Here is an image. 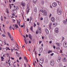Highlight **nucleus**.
I'll use <instances>...</instances> for the list:
<instances>
[{"mask_svg":"<svg viewBox=\"0 0 67 67\" xmlns=\"http://www.w3.org/2000/svg\"><path fill=\"white\" fill-rule=\"evenodd\" d=\"M30 4H27V11L26 12L27 13V14H28V13L29 12V11H30Z\"/></svg>","mask_w":67,"mask_h":67,"instance_id":"nucleus-1","label":"nucleus"},{"mask_svg":"<svg viewBox=\"0 0 67 67\" xmlns=\"http://www.w3.org/2000/svg\"><path fill=\"white\" fill-rule=\"evenodd\" d=\"M50 64L52 66H54V65H55V62H54V61L53 60H51Z\"/></svg>","mask_w":67,"mask_h":67,"instance_id":"nucleus-2","label":"nucleus"},{"mask_svg":"<svg viewBox=\"0 0 67 67\" xmlns=\"http://www.w3.org/2000/svg\"><path fill=\"white\" fill-rule=\"evenodd\" d=\"M41 28H39L38 30V31H36V34H38V33L41 34Z\"/></svg>","mask_w":67,"mask_h":67,"instance_id":"nucleus-3","label":"nucleus"},{"mask_svg":"<svg viewBox=\"0 0 67 67\" xmlns=\"http://www.w3.org/2000/svg\"><path fill=\"white\" fill-rule=\"evenodd\" d=\"M57 11L58 12V13L59 15H60L62 13V12L61 11L59 8L58 9Z\"/></svg>","mask_w":67,"mask_h":67,"instance_id":"nucleus-4","label":"nucleus"},{"mask_svg":"<svg viewBox=\"0 0 67 67\" xmlns=\"http://www.w3.org/2000/svg\"><path fill=\"white\" fill-rule=\"evenodd\" d=\"M63 46L65 48L67 47V42H65L63 43Z\"/></svg>","mask_w":67,"mask_h":67,"instance_id":"nucleus-5","label":"nucleus"},{"mask_svg":"<svg viewBox=\"0 0 67 67\" xmlns=\"http://www.w3.org/2000/svg\"><path fill=\"white\" fill-rule=\"evenodd\" d=\"M52 5L53 7H56L57 5V4L55 3H52Z\"/></svg>","mask_w":67,"mask_h":67,"instance_id":"nucleus-6","label":"nucleus"},{"mask_svg":"<svg viewBox=\"0 0 67 67\" xmlns=\"http://www.w3.org/2000/svg\"><path fill=\"white\" fill-rule=\"evenodd\" d=\"M12 12L14 13H16V12H17V11H16V9H14L12 11Z\"/></svg>","mask_w":67,"mask_h":67,"instance_id":"nucleus-7","label":"nucleus"},{"mask_svg":"<svg viewBox=\"0 0 67 67\" xmlns=\"http://www.w3.org/2000/svg\"><path fill=\"white\" fill-rule=\"evenodd\" d=\"M54 31L55 33H58V28H56Z\"/></svg>","mask_w":67,"mask_h":67,"instance_id":"nucleus-8","label":"nucleus"},{"mask_svg":"<svg viewBox=\"0 0 67 67\" xmlns=\"http://www.w3.org/2000/svg\"><path fill=\"white\" fill-rule=\"evenodd\" d=\"M43 15H47V12H46L45 10H44Z\"/></svg>","mask_w":67,"mask_h":67,"instance_id":"nucleus-9","label":"nucleus"},{"mask_svg":"<svg viewBox=\"0 0 67 67\" xmlns=\"http://www.w3.org/2000/svg\"><path fill=\"white\" fill-rule=\"evenodd\" d=\"M15 26L14 27V29L18 30L17 28H19V26H18V25L16 24H15Z\"/></svg>","mask_w":67,"mask_h":67,"instance_id":"nucleus-10","label":"nucleus"},{"mask_svg":"<svg viewBox=\"0 0 67 67\" xmlns=\"http://www.w3.org/2000/svg\"><path fill=\"white\" fill-rule=\"evenodd\" d=\"M56 21L58 22L60 21V20L59 19V17H57L56 18Z\"/></svg>","mask_w":67,"mask_h":67,"instance_id":"nucleus-11","label":"nucleus"},{"mask_svg":"<svg viewBox=\"0 0 67 67\" xmlns=\"http://www.w3.org/2000/svg\"><path fill=\"white\" fill-rule=\"evenodd\" d=\"M40 62L41 64H43V63H44V59H40Z\"/></svg>","mask_w":67,"mask_h":67,"instance_id":"nucleus-12","label":"nucleus"},{"mask_svg":"<svg viewBox=\"0 0 67 67\" xmlns=\"http://www.w3.org/2000/svg\"><path fill=\"white\" fill-rule=\"evenodd\" d=\"M42 50H43V48H42V47H41V48H40L39 49V52H40V53H42Z\"/></svg>","mask_w":67,"mask_h":67,"instance_id":"nucleus-13","label":"nucleus"},{"mask_svg":"<svg viewBox=\"0 0 67 67\" xmlns=\"http://www.w3.org/2000/svg\"><path fill=\"white\" fill-rule=\"evenodd\" d=\"M29 36L30 40H32V35H31V34H29Z\"/></svg>","mask_w":67,"mask_h":67,"instance_id":"nucleus-14","label":"nucleus"},{"mask_svg":"<svg viewBox=\"0 0 67 67\" xmlns=\"http://www.w3.org/2000/svg\"><path fill=\"white\" fill-rule=\"evenodd\" d=\"M66 20H63V23L65 25H66V24H67V19H66Z\"/></svg>","mask_w":67,"mask_h":67,"instance_id":"nucleus-15","label":"nucleus"},{"mask_svg":"<svg viewBox=\"0 0 67 67\" xmlns=\"http://www.w3.org/2000/svg\"><path fill=\"white\" fill-rule=\"evenodd\" d=\"M51 20L52 22H54L55 21V19L54 17H52L51 19Z\"/></svg>","mask_w":67,"mask_h":67,"instance_id":"nucleus-16","label":"nucleus"},{"mask_svg":"<svg viewBox=\"0 0 67 67\" xmlns=\"http://www.w3.org/2000/svg\"><path fill=\"white\" fill-rule=\"evenodd\" d=\"M61 60V57H59V59L58 60L57 62L58 63H59L60 62V60Z\"/></svg>","mask_w":67,"mask_h":67,"instance_id":"nucleus-17","label":"nucleus"},{"mask_svg":"<svg viewBox=\"0 0 67 67\" xmlns=\"http://www.w3.org/2000/svg\"><path fill=\"white\" fill-rule=\"evenodd\" d=\"M45 31L47 34H48V32H49V31H48V30L47 29H45Z\"/></svg>","mask_w":67,"mask_h":67,"instance_id":"nucleus-18","label":"nucleus"},{"mask_svg":"<svg viewBox=\"0 0 67 67\" xmlns=\"http://www.w3.org/2000/svg\"><path fill=\"white\" fill-rule=\"evenodd\" d=\"M49 38L50 40H53V36H51L49 35Z\"/></svg>","mask_w":67,"mask_h":67,"instance_id":"nucleus-19","label":"nucleus"},{"mask_svg":"<svg viewBox=\"0 0 67 67\" xmlns=\"http://www.w3.org/2000/svg\"><path fill=\"white\" fill-rule=\"evenodd\" d=\"M21 4L23 6V7H24V6H25V3H24L23 2H21Z\"/></svg>","mask_w":67,"mask_h":67,"instance_id":"nucleus-20","label":"nucleus"},{"mask_svg":"<svg viewBox=\"0 0 67 67\" xmlns=\"http://www.w3.org/2000/svg\"><path fill=\"white\" fill-rule=\"evenodd\" d=\"M35 12H36V13H37V8H34Z\"/></svg>","mask_w":67,"mask_h":67,"instance_id":"nucleus-21","label":"nucleus"},{"mask_svg":"<svg viewBox=\"0 0 67 67\" xmlns=\"http://www.w3.org/2000/svg\"><path fill=\"white\" fill-rule=\"evenodd\" d=\"M3 44V42L1 40H0V45Z\"/></svg>","mask_w":67,"mask_h":67,"instance_id":"nucleus-22","label":"nucleus"},{"mask_svg":"<svg viewBox=\"0 0 67 67\" xmlns=\"http://www.w3.org/2000/svg\"><path fill=\"white\" fill-rule=\"evenodd\" d=\"M36 1H37V0H33V2L34 3H36Z\"/></svg>","mask_w":67,"mask_h":67,"instance_id":"nucleus-23","label":"nucleus"},{"mask_svg":"<svg viewBox=\"0 0 67 67\" xmlns=\"http://www.w3.org/2000/svg\"><path fill=\"white\" fill-rule=\"evenodd\" d=\"M50 53H52V51L49 50L48 52V54H49Z\"/></svg>","mask_w":67,"mask_h":67,"instance_id":"nucleus-24","label":"nucleus"},{"mask_svg":"<svg viewBox=\"0 0 67 67\" xmlns=\"http://www.w3.org/2000/svg\"><path fill=\"white\" fill-rule=\"evenodd\" d=\"M44 3V1H42L41 2V4L43 5Z\"/></svg>","mask_w":67,"mask_h":67,"instance_id":"nucleus-25","label":"nucleus"},{"mask_svg":"<svg viewBox=\"0 0 67 67\" xmlns=\"http://www.w3.org/2000/svg\"><path fill=\"white\" fill-rule=\"evenodd\" d=\"M30 29L31 31H33V26H32Z\"/></svg>","mask_w":67,"mask_h":67,"instance_id":"nucleus-26","label":"nucleus"},{"mask_svg":"<svg viewBox=\"0 0 67 67\" xmlns=\"http://www.w3.org/2000/svg\"><path fill=\"white\" fill-rule=\"evenodd\" d=\"M8 36H9V37L10 38H11V35H10V34H8Z\"/></svg>","mask_w":67,"mask_h":67,"instance_id":"nucleus-27","label":"nucleus"},{"mask_svg":"<svg viewBox=\"0 0 67 67\" xmlns=\"http://www.w3.org/2000/svg\"><path fill=\"white\" fill-rule=\"evenodd\" d=\"M18 22L19 23H20L21 22V20L20 19H19L18 20Z\"/></svg>","mask_w":67,"mask_h":67,"instance_id":"nucleus-28","label":"nucleus"},{"mask_svg":"<svg viewBox=\"0 0 67 67\" xmlns=\"http://www.w3.org/2000/svg\"><path fill=\"white\" fill-rule=\"evenodd\" d=\"M30 21H31V20H33V18H32V17H30Z\"/></svg>","mask_w":67,"mask_h":67,"instance_id":"nucleus-29","label":"nucleus"},{"mask_svg":"<svg viewBox=\"0 0 67 67\" xmlns=\"http://www.w3.org/2000/svg\"><path fill=\"white\" fill-rule=\"evenodd\" d=\"M6 10L7 13H9V10L8 9H6Z\"/></svg>","mask_w":67,"mask_h":67,"instance_id":"nucleus-30","label":"nucleus"},{"mask_svg":"<svg viewBox=\"0 0 67 67\" xmlns=\"http://www.w3.org/2000/svg\"><path fill=\"white\" fill-rule=\"evenodd\" d=\"M10 38L11 39V41H13V38L12 37H10Z\"/></svg>","mask_w":67,"mask_h":67,"instance_id":"nucleus-31","label":"nucleus"},{"mask_svg":"<svg viewBox=\"0 0 67 67\" xmlns=\"http://www.w3.org/2000/svg\"><path fill=\"white\" fill-rule=\"evenodd\" d=\"M10 30H12V26H10Z\"/></svg>","mask_w":67,"mask_h":67,"instance_id":"nucleus-32","label":"nucleus"},{"mask_svg":"<svg viewBox=\"0 0 67 67\" xmlns=\"http://www.w3.org/2000/svg\"><path fill=\"white\" fill-rule=\"evenodd\" d=\"M24 59H25V60H26H26H27V58H26V57H24Z\"/></svg>","mask_w":67,"mask_h":67,"instance_id":"nucleus-33","label":"nucleus"},{"mask_svg":"<svg viewBox=\"0 0 67 67\" xmlns=\"http://www.w3.org/2000/svg\"><path fill=\"white\" fill-rule=\"evenodd\" d=\"M34 27H35V26H36V24H35V23H34Z\"/></svg>","mask_w":67,"mask_h":67,"instance_id":"nucleus-34","label":"nucleus"},{"mask_svg":"<svg viewBox=\"0 0 67 67\" xmlns=\"http://www.w3.org/2000/svg\"><path fill=\"white\" fill-rule=\"evenodd\" d=\"M52 23H51L49 25V26H51V25H52Z\"/></svg>","mask_w":67,"mask_h":67,"instance_id":"nucleus-35","label":"nucleus"},{"mask_svg":"<svg viewBox=\"0 0 67 67\" xmlns=\"http://www.w3.org/2000/svg\"><path fill=\"white\" fill-rule=\"evenodd\" d=\"M58 4H59V5H61V3H60V2H58Z\"/></svg>","mask_w":67,"mask_h":67,"instance_id":"nucleus-36","label":"nucleus"},{"mask_svg":"<svg viewBox=\"0 0 67 67\" xmlns=\"http://www.w3.org/2000/svg\"><path fill=\"white\" fill-rule=\"evenodd\" d=\"M2 36H3V37H5V35L3 34V35H2Z\"/></svg>","mask_w":67,"mask_h":67,"instance_id":"nucleus-37","label":"nucleus"},{"mask_svg":"<svg viewBox=\"0 0 67 67\" xmlns=\"http://www.w3.org/2000/svg\"><path fill=\"white\" fill-rule=\"evenodd\" d=\"M6 55L8 57L9 56V54H8V53H7L6 54Z\"/></svg>","mask_w":67,"mask_h":67,"instance_id":"nucleus-38","label":"nucleus"},{"mask_svg":"<svg viewBox=\"0 0 67 67\" xmlns=\"http://www.w3.org/2000/svg\"><path fill=\"white\" fill-rule=\"evenodd\" d=\"M53 55H54V53H53L52 54H51V56H53Z\"/></svg>","mask_w":67,"mask_h":67,"instance_id":"nucleus-39","label":"nucleus"},{"mask_svg":"<svg viewBox=\"0 0 67 67\" xmlns=\"http://www.w3.org/2000/svg\"><path fill=\"white\" fill-rule=\"evenodd\" d=\"M21 59H22V58L21 57H20L19 58V60H21Z\"/></svg>","mask_w":67,"mask_h":67,"instance_id":"nucleus-40","label":"nucleus"},{"mask_svg":"<svg viewBox=\"0 0 67 67\" xmlns=\"http://www.w3.org/2000/svg\"><path fill=\"white\" fill-rule=\"evenodd\" d=\"M64 39H65V38H64V37H63L62 38V41H63V40H64Z\"/></svg>","mask_w":67,"mask_h":67,"instance_id":"nucleus-41","label":"nucleus"},{"mask_svg":"<svg viewBox=\"0 0 67 67\" xmlns=\"http://www.w3.org/2000/svg\"><path fill=\"white\" fill-rule=\"evenodd\" d=\"M26 37H28V35L27 34H26Z\"/></svg>","mask_w":67,"mask_h":67,"instance_id":"nucleus-42","label":"nucleus"},{"mask_svg":"<svg viewBox=\"0 0 67 67\" xmlns=\"http://www.w3.org/2000/svg\"><path fill=\"white\" fill-rule=\"evenodd\" d=\"M42 43V41H39V44H41Z\"/></svg>","mask_w":67,"mask_h":67,"instance_id":"nucleus-43","label":"nucleus"},{"mask_svg":"<svg viewBox=\"0 0 67 67\" xmlns=\"http://www.w3.org/2000/svg\"><path fill=\"white\" fill-rule=\"evenodd\" d=\"M1 59H4V58H3V57H1Z\"/></svg>","mask_w":67,"mask_h":67,"instance_id":"nucleus-44","label":"nucleus"},{"mask_svg":"<svg viewBox=\"0 0 67 67\" xmlns=\"http://www.w3.org/2000/svg\"><path fill=\"white\" fill-rule=\"evenodd\" d=\"M30 21V19H27V21Z\"/></svg>","mask_w":67,"mask_h":67,"instance_id":"nucleus-45","label":"nucleus"},{"mask_svg":"<svg viewBox=\"0 0 67 67\" xmlns=\"http://www.w3.org/2000/svg\"><path fill=\"white\" fill-rule=\"evenodd\" d=\"M33 65H34V66H35V63H34V62H33Z\"/></svg>","mask_w":67,"mask_h":67,"instance_id":"nucleus-46","label":"nucleus"},{"mask_svg":"<svg viewBox=\"0 0 67 67\" xmlns=\"http://www.w3.org/2000/svg\"><path fill=\"white\" fill-rule=\"evenodd\" d=\"M12 15H13V16H15V14H14V13H13L12 14Z\"/></svg>","mask_w":67,"mask_h":67,"instance_id":"nucleus-47","label":"nucleus"},{"mask_svg":"<svg viewBox=\"0 0 67 67\" xmlns=\"http://www.w3.org/2000/svg\"><path fill=\"white\" fill-rule=\"evenodd\" d=\"M41 20H43V18L41 17Z\"/></svg>","mask_w":67,"mask_h":67,"instance_id":"nucleus-48","label":"nucleus"},{"mask_svg":"<svg viewBox=\"0 0 67 67\" xmlns=\"http://www.w3.org/2000/svg\"><path fill=\"white\" fill-rule=\"evenodd\" d=\"M29 44H31V41H29Z\"/></svg>","mask_w":67,"mask_h":67,"instance_id":"nucleus-49","label":"nucleus"},{"mask_svg":"<svg viewBox=\"0 0 67 67\" xmlns=\"http://www.w3.org/2000/svg\"><path fill=\"white\" fill-rule=\"evenodd\" d=\"M11 58H12V59L13 60H14V58L12 57H11Z\"/></svg>","mask_w":67,"mask_h":67,"instance_id":"nucleus-50","label":"nucleus"},{"mask_svg":"<svg viewBox=\"0 0 67 67\" xmlns=\"http://www.w3.org/2000/svg\"><path fill=\"white\" fill-rule=\"evenodd\" d=\"M25 42L26 44H27V43L26 42V41H25Z\"/></svg>","mask_w":67,"mask_h":67,"instance_id":"nucleus-51","label":"nucleus"},{"mask_svg":"<svg viewBox=\"0 0 67 67\" xmlns=\"http://www.w3.org/2000/svg\"><path fill=\"white\" fill-rule=\"evenodd\" d=\"M24 66L25 67H26V64H24Z\"/></svg>","mask_w":67,"mask_h":67,"instance_id":"nucleus-52","label":"nucleus"},{"mask_svg":"<svg viewBox=\"0 0 67 67\" xmlns=\"http://www.w3.org/2000/svg\"><path fill=\"white\" fill-rule=\"evenodd\" d=\"M57 45L58 46H59V43H57Z\"/></svg>","mask_w":67,"mask_h":67,"instance_id":"nucleus-53","label":"nucleus"},{"mask_svg":"<svg viewBox=\"0 0 67 67\" xmlns=\"http://www.w3.org/2000/svg\"><path fill=\"white\" fill-rule=\"evenodd\" d=\"M8 49L9 50H11V49H9V47H8L7 48V50Z\"/></svg>","mask_w":67,"mask_h":67,"instance_id":"nucleus-54","label":"nucleus"},{"mask_svg":"<svg viewBox=\"0 0 67 67\" xmlns=\"http://www.w3.org/2000/svg\"><path fill=\"white\" fill-rule=\"evenodd\" d=\"M16 9L17 10H19V7H17V8H16Z\"/></svg>","mask_w":67,"mask_h":67,"instance_id":"nucleus-55","label":"nucleus"},{"mask_svg":"<svg viewBox=\"0 0 67 67\" xmlns=\"http://www.w3.org/2000/svg\"><path fill=\"white\" fill-rule=\"evenodd\" d=\"M36 54H37V53L36 51L35 52V55H36Z\"/></svg>","mask_w":67,"mask_h":67,"instance_id":"nucleus-56","label":"nucleus"},{"mask_svg":"<svg viewBox=\"0 0 67 67\" xmlns=\"http://www.w3.org/2000/svg\"><path fill=\"white\" fill-rule=\"evenodd\" d=\"M53 48H54V49H55V48H56V47H55V46H54Z\"/></svg>","mask_w":67,"mask_h":67,"instance_id":"nucleus-57","label":"nucleus"},{"mask_svg":"<svg viewBox=\"0 0 67 67\" xmlns=\"http://www.w3.org/2000/svg\"><path fill=\"white\" fill-rule=\"evenodd\" d=\"M7 47H6V48H5V49H6V51H7L8 50V49H7Z\"/></svg>","mask_w":67,"mask_h":67,"instance_id":"nucleus-58","label":"nucleus"},{"mask_svg":"<svg viewBox=\"0 0 67 67\" xmlns=\"http://www.w3.org/2000/svg\"><path fill=\"white\" fill-rule=\"evenodd\" d=\"M13 49H11V51L12 52H13Z\"/></svg>","mask_w":67,"mask_h":67,"instance_id":"nucleus-59","label":"nucleus"},{"mask_svg":"<svg viewBox=\"0 0 67 67\" xmlns=\"http://www.w3.org/2000/svg\"><path fill=\"white\" fill-rule=\"evenodd\" d=\"M41 46H42V47H43V44H41Z\"/></svg>","mask_w":67,"mask_h":67,"instance_id":"nucleus-60","label":"nucleus"},{"mask_svg":"<svg viewBox=\"0 0 67 67\" xmlns=\"http://www.w3.org/2000/svg\"><path fill=\"white\" fill-rule=\"evenodd\" d=\"M52 41H50L49 42V43L50 44H51V43H52Z\"/></svg>","mask_w":67,"mask_h":67,"instance_id":"nucleus-61","label":"nucleus"},{"mask_svg":"<svg viewBox=\"0 0 67 67\" xmlns=\"http://www.w3.org/2000/svg\"><path fill=\"white\" fill-rule=\"evenodd\" d=\"M37 25H39L40 24H39V23H38V22L37 23Z\"/></svg>","mask_w":67,"mask_h":67,"instance_id":"nucleus-62","label":"nucleus"},{"mask_svg":"<svg viewBox=\"0 0 67 67\" xmlns=\"http://www.w3.org/2000/svg\"><path fill=\"white\" fill-rule=\"evenodd\" d=\"M4 60L3 59H1V61H3Z\"/></svg>","mask_w":67,"mask_h":67,"instance_id":"nucleus-63","label":"nucleus"},{"mask_svg":"<svg viewBox=\"0 0 67 67\" xmlns=\"http://www.w3.org/2000/svg\"><path fill=\"white\" fill-rule=\"evenodd\" d=\"M44 36H42V39H44Z\"/></svg>","mask_w":67,"mask_h":67,"instance_id":"nucleus-64","label":"nucleus"}]
</instances>
